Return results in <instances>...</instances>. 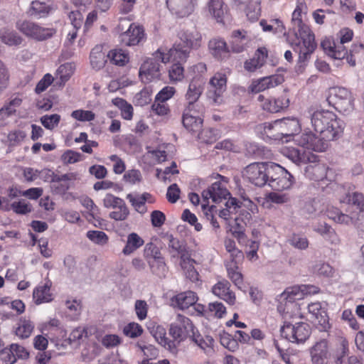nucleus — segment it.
Returning <instances> with one entry per match:
<instances>
[{"label":"nucleus","instance_id":"obj_46","mask_svg":"<svg viewBox=\"0 0 364 364\" xmlns=\"http://www.w3.org/2000/svg\"><path fill=\"white\" fill-rule=\"evenodd\" d=\"M195 260L191 259V255H188L187 259H184V261L180 259V265L183 269L186 277L192 282L198 279V273L193 266Z\"/></svg>","mask_w":364,"mask_h":364},{"label":"nucleus","instance_id":"obj_32","mask_svg":"<svg viewBox=\"0 0 364 364\" xmlns=\"http://www.w3.org/2000/svg\"><path fill=\"white\" fill-rule=\"evenodd\" d=\"M181 43L190 50L198 48L200 46L201 35L195 28H192L183 31L180 36Z\"/></svg>","mask_w":364,"mask_h":364},{"label":"nucleus","instance_id":"obj_50","mask_svg":"<svg viewBox=\"0 0 364 364\" xmlns=\"http://www.w3.org/2000/svg\"><path fill=\"white\" fill-rule=\"evenodd\" d=\"M226 269L228 277L231 281L240 288V285L242 283V274L237 270L238 266L235 262H226Z\"/></svg>","mask_w":364,"mask_h":364},{"label":"nucleus","instance_id":"obj_43","mask_svg":"<svg viewBox=\"0 0 364 364\" xmlns=\"http://www.w3.org/2000/svg\"><path fill=\"white\" fill-rule=\"evenodd\" d=\"M277 179L275 183H269V186L278 191L290 188L294 183V176L286 169Z\"/></svg>","mask_w":364,"mask_h":364},{"label":"nucleus","instance_id":"obj_59","mask_svg":"<svg viewBox=\"0 0 364 364\" xmlns=\"http://www.w3.org/2000/svg\"><path fill=\"white\" fill-rule=\"evenodd\" d=\"M347 201L350 203L360 209L359 212H353L354 213H362L364 215V196L358 192H354L352 194L348 195Z\"/></svg>","mask_w":364,"mask_h":364},{"label":"nucleus","instance_id":"obj_25","mask_svg":"<svg viewBox=\"0 0 364 364\" xmlns=\"http://www.w3.org/2000/svg\"><path fill=\"white\" fill-rule=\"evenodd\" d=\"M306 6L304 2L298 1L297 6L292 14L291 23L293 30V38L304 36V28L309 26L302 23L301 15L303 10L306 9Z\"/></svg>","mask_w":364,"mask_h":364},{"label":"nucleus","instance_id":"obj_17","mask_svg":"<svg viewBox=\"0 0 364 364\" xmlns=\"http://www.w3.org/2000/svg\"><path fill=\"white\" fill-rule=\"evenodd\" d=\"M258 101L262 102L261 106L264 110L271 113H277L287 108L289 100L287 95H282L278 98H265L262 95L257 97Z\"/></svg>","mask_w":364,"mask_h":364},{"label":"nucleus","instance_id":"obj_62","mask_svg":"<svg viewBox=\"0 0 364 364\" xmlns=\"http://www.w3.org/2000/svg\"><path fill=\"white\" fill-rule=\"evenodd\" d=\"M71 117L81 122H90L95 119V114L90 110L77 109L71 113Z\"/></svg>","mask_w":364,"mask_h":364},{"label":"nucleus","instance_id":"obj_14","mask_svg":"<svg viewBox=\"0 0 364 364\" xmlns=\"http://www.w3.org/2000/svg\"><path fill=\"white\" fill-rule=\"evenodd\" d=\"M319 291V288L314 285H301L294 286L289 288L281 295L290 303V306L296 308V304H294L296 300L303 299L305 295L314 294Z\"/></svg>","mask_w":364,"mask_h":364},{"label":"nucleus","instance_id":"obj_49","mask_svg":"<svg viewBox=\"0 0 364 364\" xmlns=\"http://www.w3.org/2000/svg\"><path fill=\"white\" fill-rule=\"evenodd\" d=\"M285 170L284 168L281 166L279 164L274 163H267V183H275L282 176V173Z\"/></svg>","mask_w":364,"mask_h":364},{"label":"nucleus","instance_id":"obj_60","mask_svg":"<svg viewBox=\"0 0 364 364\" xmlns=\"http://www.w3.org/2000/svg\"><path fill=\"white\" fill-rule=\"evenodd\" d=\"M60 120V116L58 114L44 115L41 118V122L48 129H53L58 126Z\"/></svg>","mask_w":364,"mask_h":364},{"label":"nucleus","instance_id":"obj_38","mask_svg":"<svg viewBox=\"0 0 364 364\" xmlns=\"http://www.w3.org/2000/svg\"><path fill=\"white\" fill-rule=\"evenodd\" d=\"M51 284L47 282L43 286L36 287L33 292V297L36 304L49 302L53 300V295L50 291Z\"/></svg>","mask_w":364,"mask_h":364},{"label":"nucleus","instance_id":"obj_27","mask_svg":"<svg viewBox=\"0 0 364 364\" xmlns=\"http://www.w3.org/2000/svg\"><path fill=\"white\" fill-rule=\"evenodd\" d=\"M208 48L211 55L218 60H224L229 55L230 50L226 42L221 38H213L209 41Z\"/></svg>","mask_w":364,"mask_h":364},{"label":"nucleus","instance_id":"obj_23","mask_svg":"<svg viewBox=\"0 0 364 364\" xmlns=\"http://www.w3.org/2000/svg\"><path fill=\"white\" fill-rule=\"evenodd\" d=\"M230 284L227 280L219 281L212 288V292L224 300L230 305H233L235 303L236 297L235 293L230 289Z\"/></svg>","mask_w":364,"mask_h":364},{"label":"nucleus","instance_id":"obj_31","mask_svg":"<svg viewBox=\"0 0 364 364\" xmlns=\"http://www.w3.org/2000/svg\"><path fill=\"white\" fill-rule=\"evenodd\" d=\"M288 157L297 165L306 163H314L318 160V156L309 151L293 149L289 151Z\"/></svg>","mask_w":364,"mask_h":364},{"label":"nucleus","instance_id":"obj_18","mask_svg":"<svg viewBox=\"0 0 364 364\" xmlns=\"http://www.w3.org/2000/svg\"><path fill=\"white\" fill-rule=\"evenodd\" d=\"M309 313L313 318L312 322L318 326L320 331H326L330 328L328 316L322 309L321 303L314 302L308 305Z\"/></svg>","mask_w":364,"mask_h":364},{"label":"nucleus","instance_id":"obj_56","mask_svg":"<svg viewBox=\"0 0 364 364\" xmlns=\"http://www.w3.org/2000/svg\"><path fill=\"white\" fill-rule=\"evenodd\" d=\"M87 238L99 245H105L108 242V237L105 232L99 230H90L87 232Z\"/></svg>","mask_w":364,"mask_h":364},{"label":"nucleus","instance_id":"obj_21","mask_svg":"<svg viewBox=\"0 0 364 364\" xmlns=\"http://www.w3.org/2000/svg\"><path fill=\"white\" fill-rule=\"evenodd\" d=\"M343 44L341 43V41L336 43L333 39L326 38L321 42V46L328 56L341 60L345 58L348 53Z\"/></svg>","mask_w":364,"mask_h":364},{"label":"nucleus","instance_id":"obj_53","mask_svg":"<svg viewBox=\"0 0 364 364\" xmlns=\"http://www.w3.org/2000/svg\"><path fill=\"white\" fill-rule=\"evenodd\" d=\"M191 340L204 350L208 348H211L214 343V339L211 336H206L204 338L200 333H198L197 330L195 333H192V338Z\"/></svg>","mask_w":364,"mask_h":364},{"label":"nucleus","instance_id":"obj_51","mask_svg":"<svg viewBox=\"0 0 364 364\" xmlns=\"http://www.w3.org/2000/svg\"><path fill=\"white\" fill-rule=\"evenodd\" d=\"M107 58H109L110 61L117 65L123 66L129 60L127 53H124L121 49L112 50L107 54Z\"/></svg>","mask_w":364,"mask_h":364},{"label":"nucleus","instance_id":"obj_52","mask_svg":"<svg viewBox=\"0 0 364 364\" xmlns=\"http://www.w3.org/2000/svg\"><path fill=\"white\" fill-rule=\"evenodd\" d=\"M34 324L28 320L21 319L20 325L16 330V335L21 338H27L31 334Z\"/></svg>","mask_w":364,"mask_h":364},{"label":"nucleus","instance_id":"obj_34","mask_svg":"<svg viewBox=\"0 0 364 364\" xmlns=\"http://www.w3.org/2000/svg\"><path fill=\"white\" fill-rule=\"evenodd\" d=\"M325 210V205L322 200L314 198L306 202L303 209V215L308 218H314L318 216Z\"/></svg>","mask_w":364,"mask_h":364},{"label":"nucleus","instance_id":"obj_29","mask_svg":"<svg viewBox=\"0 0 364 364\" xmlns=\"http://www.w3.org/2000/svg\"><path fill=\"white\" fill-rule=\"evenodd\" d=\"M197 296L193 291L180 293L171 299V305L181 310L186 309L196 304Z\"/></svg>","mask_w":364,"mask_h":364},{"label":"nucleus","instance_id":"obj_37","mask_svg":"<svg viewBox=\"0 0 364 364\" xmlns=\"http://www.w3.org/2000/svg\"><path fill=\"white\" fill-rule=\"evenodd\" d=\"M147 263L151 273L159 278H164L168 273V267L162 256L151 257L148 259Z\"/></svg>","mask_w":364,"mask_h":364},{"label":"nucleus","instance_id":"obj_12","mask_svg":"<svg viewBox=\"0 0 364 364\" xmlns=\"http://www.w3.org/2000/svg\"><path fill=\"white\" fill-rule=\"evenodd\" d=\"M296 141L298 144L307 149H312L315 151H325L328 147V140L316 136L311 132L303 133L297 137Z\"/></svg>","mask_w":364,"mask_h":364},{"label":"nucleus","instance_id":"obj_24","mask_svg":"<svg viewBox=\"0 0 364 364\" xmlns=\"http://www.w3.org/2000/svg\"><path fill=\"white\" fill-rule=\"evenodd\" d=\"M311 360L314 364H326V360L331 356L328 344L326 339L316 342L311 349Z\"/></svg>","mask_w":364,"mask_h":364},{"label":"nucleus","instance_id":"obj_13","mask_svg":"<svg viewBox=\"0 0 364 364\" xmlns=\"http://www.w3.org/2000/svg\"><path fill=\"white\" fill-rule=\"evenodd\" d=\"M227 77L225 74L217 73L210 80V89L208 92V97L215 103L222 102V97L226 90Z\"/></svg>","mask_w":364,"mask_h":364},{"label":"nucleus","instance_id":"obj_40","mask_svg":"<svg viewBox=\"0 0 364 364\" xmlns=\"http://www.w3.org/2000/svg\"><path fill=\"white\" fill-rule=\"evenodd\" d=\"M246 31L237 30L232 33V41L230 42L232 51L241 53L245 50V45L248 42Z\"/></svg>","mask_w":364,"mask_h":364},{"label":"nucleus","instance_id":"obj_19","mask_svg":"<svg viewBox=\"0 0 364 364\" xmlns=\"http://www.w3.org/2000/svg\"><path fill=\"white\" fill-rule=\"evenodd\" d=\"M230 195V192L221 183L215 182L203 191L202 198L203 202L209 203L208 200L211 198L213 202L220 203L223 199L226 200Z\"/></svg>","mask_w":364,"mask_h":364},{"label":"nucleus","instance_id":"obj_36","mask_svg":"<svg viewBox=\"0 0 364 364\" xmlns=\"http://www.w3.org/2000/svg\"><path fill=\"white\" fill-rule=\"evenodd\" d=\"M22 101V98L18 95H13L0 109V121H4L16 114V109L21 105Z\"/></svg>","mask_w":364,"mask_h":364},{"label":"nucleus","instance_id":"obj_64","mask_svg":"<svg viewBox=\"0 0 364 364\" xmlns=\"http://www.w3.org/2000/svg\"><path fill=\"white\" fill-rule=\"evenodd\" d=\"M183 68L181 63H176L169 70V77L173 81H180L183 78Z\"/></svg>","mask_w":364,"mask_h":364},{"label":"nucleus","instance_id":"obj_63","mask_svg":"<svg viewBox=\"0 0 364 364\" xmlns=\"http://www.w3.org/2000/svg\"><path fill=\"white\" fill-rule=\"evenodd\" d=\"M123 332L127 336L136 338L142 333L143 329L139 324L130 323L124 328Z\"/></svg>","mask_w":364,"mask_h":364},{"label":"nucleus","instance_id":"obj_42","mask_svg":"<svg viewBox=\"0 0 364 364\" xmlns=\"http://www.w3.org/2000/svg\"><path fill=\"white\" fill-rule=\"evenodd\" d=\"M348 354V342L343 337L338 339V346L333 352L332 358L336 364H346L345 357Z\"/></svg>","mask_w":364,"mask_h":364},{"label":"nucleus","instance_id":"obj_11","mask_svg":"<svg viewBox=\"0 0 364 364\" xmlns=\"http://www.w3.org/2000/svg\"><path fill=\"white\" fill-rule=\"evenodd\" d=\"M103 205L106 208L119 209V211H112L109 218L115 220H124L129 215V210L123 199L111 193L105 195Z\"/></svg>","mask_w":364,"mask_h":364},{"label":"nucleus","instance_id":"obj_3","mask_svg":"<svg viewBox=\"0 0 364 364\" xmlns=\"http://www.w3.org/2000/svg\"><path fill=\"white\" fill-rule=\"evenodd\" d=\"M300 125L296 118H283L264 124L265 134L274 139L280 140L284 136H291L299 132Z\"/></svg>","mask_w":364,"mask_h":364},{"label":"nucleus","instance_id":"obj_57","mask_svg":"<svg viewBox=\"0 0 364 364\" xmlns=\"http://www.w3.org/2000/svg\"><path fill=\"white\" fill-rule=\"evenodd\" d=\"M147 196H149L148 193H144L141 196H134L132 194L129 193L127 196V199L129 200L136 211L142 212Z\"/></svg>","mask_w":364,"mask_h":364},{"label":"nucleus","instance_id":"obj_16","mask_svg":"<svg viewBox=\"0 0 364 364\" xmlns=\"http://www.w3.org/2000/svg\"><path fill=\"white\" fill-rule=\"evenodd\" d=\"M197 107L186 106L182 116V123L184 127L194 133L199 132L203 124V119L196 114L198 112Z\"/></svg>","mask_w":364,"mask_h":364},{"label":"nucleus","instance_id":"obj_5","mask_svg":"<svg viewBox=\"0 0 364 364\" xmlns=\"http://www.w3.org/2000/svg\"><path fill=\"white\" fill-rule=\"evenodd\" d=\"M161 63H168V57L165 53L158 49L152 56L146 59L141 65L139 70V75L141 80L146 82H150L160 77Z\"/></svg>","mask_w":364,"mask_h":364},{"label":"nucleus","instance_id":"obj_22","mask_svg":"<svg viewBox=\"0 0 364 364\" xmlns=\"http://www.w3.org/2000/svg\"><path fill=\"white\" fill-rule=\"evenodd\" d=\"M167 239L168 250L171 257H176L179 256L180 259L184 261V259H187V256L191 255L185 241L180 240L172 235H167Z\"/></svg>","mask_w":364,"mask_h":364},{"label":"nucleus","instance_id":"obj_44","mask_svg":"<svg viewBox=\"0 0 364 364\" xmlns=\"http://www.w3.org/2000/svg\"><path fill=\"white\" fill-rule=\"evenodd\" d=\"M144 245L143 239L136 233L132 232L127 236V243L122 250V253L129 255Z\"/></svg>","mask_w":364,"mask_h":364},{"label":"nucleus","instance_id":"obj_26","mask_svg":"<svg viewBox=\"0 0 364 364\" xmlns=\"http://www.w3.org/2000/svg\"><path fill=\"white\" fill-rule=\"evenodd\" d=\"M305 175L310 180L323 181L327 178L328 168L324 164L309 163L305 168Z\"/></svg>","mask_w":364,"mask_h":364},{"label":"nucleus","instance_id":"obj_8","mask_svg":"<svg viewBox=\"0 0 364 364\" xmlns=\"http://www.w3.org/2000/svg\"><path fill=\"white\" fill-rule=\"evenodd\" d=\"M16 28L25 36L38 41L50 38L56 33L55 28H43L29 21H17Z\"/></svg>","mask_w":364,"mask_h":364},{"label":"nucleus","instance_id":"obj_61","mask_svg":"<svg viewBox=\"0 0 364 364\" xmlns=\"http://www.w3.org/2000/svg\"><path fill=\"white\" fill-rule=\"evenodd\" d=\"M73 74V66L70 63L61 65L57 70V77L60 80V83L64 84L68 80Z\"/></svg>","mask_w":364,"mask_h":364},{"label":"nucleus","instance_id":"obj_6","mask_svg":"<svg viewBox=\"0 0 364 364\" xmlns=\"http://www.w3.org/2000/svg\"><path fill=\"white\" fill-rule=\"evenodd\" d=\"M196 328L192 321L185 316L178 314L175 321L170 324L168 333L173 338L174 343H180L188 338H192Z\"/></svg>","mask_w":364,"mask_h":364},{"label":"nucleus","instance_id":"obj_58","mask_svg":"<svg viewBox=\"0 0 364 364\" xmlns=\"http://www.w3.org/2000/svg\"><path fill=\"white\" fill-rule=\"evenodd\" d=\"M313 272L320 276L329 277L333 276V269L329 264L319 262L314 266Z\"/></svg>","mask_w":364,"mask_h":364},{"label":"nucleus","instance_id":"obj_48","mask_svg":"<svg viewBox=\"0 0 364 364\" xmlns=\"http://www.w3.org/2000/svg\"><path fill=\"white\" fill-rule=\"evenodd\" d=\"M112 103L121 110L122 118L127 120H130L132 118L133 107L131 104L128 103L124 99L119 97L113 99Z\"/></svg>","mask_w":364,"mask_h":364},{"label":"nucleus","instance_id":"obj_7","mask_svg":"<svg viewBox=\"0 0 364 364\" xmlns=\"http://www.w3.org/2000/svg\"><path fill=\"white\" fill-rule=\"evenodd\" d=\"M327 217L334 222L346 225H353L360 231L364 230V215L360 213H351L350 215L342 213L335 207H325Z\"/></svg>","mask_w":364,"mask_h":364},{"label":"nucleus","instance_id":"obj_15","mask_svg":"<svg viewBox=\"0 0 364 364\" xmlns=\"http://www.w3.org/2000/svg\"><path fill=\"white\" fill-rule=\"evenodd\" d=\"M198 0H166L168 9L180 18L188 16L198 6Z\"/></svg>","mask_w":364,"mask_h":364},{"label":"nucleus","instance_id":"obj_54","mask_svg":"<svg viewBox=\"0 0 364 364\" xmlns=\"http://www.w3.org/2000/svg\"><path fill=\"white\" fill-rule=\"evenodd\" d=\"M247 4L246 15L247 18L252 21L257 20L260 16L259 2L257 0H250Z\"/></svg>","mask_w":364,"mask_h":364},{"label":"nucleus","instance_id":"obj_28","mask_svg":"<svg viewBox=\"0 0 364 364\" xmlns=\"http://www.w3.org/2000/svg\"><path fill=\"white\" fill-rule=\"evenodd\" d=\"M284 78L281 75H271L260 79L257 83L250 86L252 92H259L282 84Z\"/></svg>","mask_w":364,"mask_h":364},{"label":"nucleus","instance_id":"obj_33","mask_svg":"<svg viewBox=\"0 0 364 364\" xmlns=\"http://www.w3.org/2000/svg\"><path fill=\"white\" fill-rule=\"evenodd\" d=\"M202 82L198 79L192 80L188 86V91L186 95V100L188 102V107H198L196 104L198 100L203 92Z\"/></svg>","mask_w":364,"mask_h":364},{"label":"nucleus","instance_id":"obj_47","mask_svg":"<svg viewBox=\"0 0 364 364\" xmlns=\"http://www.w3.org/2000/svg\"><path fill=\"white\" fill-rule=\"evenodd\" d=\"M50 9L46 2L36 0L31 2L28 13L31 16L44 17L48 14Z\"/></svg>","mask_w":364,"mask_h":364},{"label":"nucleus","instance_id":"obj_4","mask_svg":"<svg viewBox=\"0 0 364 364\" xmlns=\"http://www.w3.org/2000/svg\"><path fill=\"white\" fill-rule=\"evenodd\" d=\"M327 101L339 112L348 113L353 111L354 108L353 96L350 91L345 87L330 88Z\"/></svg>","mask_w":364,"mask_h":364},{"label":"nucleus","instance_id":"obj_45","mask_svg":"<svg viewBox=\"0 0 364 364\" xmlns=\"http://www.w3.org/2000/svg\"><path fill=\"white\" fill-rule=\"evenodd\" d=\"M0 38L4 43L9 46H18L23 41V38L17 33L7 28L0 30Z\"/></svg>","mask_w":364,"mask_h":364},{"label":"nucleus","instance_id":"obj_41","mask_svg":"<svg viewBox=\"0 0 364 364\" xmlns=\"http://www.w3.org/2000/svg\"><path fill=\"white\" fill-rule=\"evenodd\" d=\"M107 58V55L102 51V47L101 46H96L90 53V65L92 68L100 70L105 66Z\"/></svg>","mask_w":364,"mask_h":364},{"label":"nucleus","instance_id":"obj_55","mask_svg":"<svg viewBox=\"0 0 364 364\" xmlns=\"http://www.w3.org/2000/svg\"><path fill=\"white\" fill-rule=\"evenodd\" d=\"M288 242L294 248L303 250L309 247L308 239L298 234H293L289 239Z\"/></svg>","mask_w":364,"mask_h":364},{"label":"nucleus","instance_id":"obj_1","mask_svg":"<svg viewBox=\"0 0 364 364\" xmlns=\"http://www.w3.org/2000/svg\"><path fill=\"white\" fill-rule=\"evenodd\" d=\"M311 122L315 131L328 141L335 140L343 131L344 123L328 110H316L311 113Z\"/></svg>","mask_w":364,"mask_h":364},{"label":"nucleus","instance_id":"obj_39","mask_svg":"<svg viewBox=\"0 0 364 364\" xmlns=\"http://www.w3.org/2000/svg\"><path fill=\"white\" fill-rule=\"evenodd\" d=\"M208 11L218 22H223L228 12L227 6L223 2V0H210L208 2Z\"/></svg>","mask_w":364,"mask_h":364},{"label":"nucleus","instance_id":"obj_20","mask_svg":"<svg viewBox=\"0 0 364 364\" xmlns=\"http://www.w3.org/2000/svg\"><path fill=\"white\" fill-rule=\"evenodd\" d=\"M144 37V29L134 23L129 24V28L119 36L121 43L127 46L139 44Z\"/></svg>","mask_w":364,"mask_h":364},{"label":"nucleus","instance_id":"obj_10","mask_svg":"<svg viewBox=\"0 0 364 364\" xmlns=\"http://www.w3.org/2000/svg\"><path fill=\"white\" fill-rule=\"evenodd\" d=\"M267 163L255 162L247 166L243 171V178L252 184L262 187L267 183Z\"/></svg>","mask_w":364,"mask_h":364},{"label":"nucleus","instance_id":"obj_2","mask_svg":"<svg viewBox=\"0 0 364 364\" xmlns=\"http://www.w3.org/2000/svg\"><path fill=\"white\" fill-rule=\"evenodd\" d=\"M304 36L293 38L289 33L287 37V40L294 51L299 54L298 63L296 67V70L299 73L304 71L306 62L309 60L316 48L314 33H311L309 28H304Z\"/></svg>","mask_w":364,"mask_h":364},{"label":"nucleus","instance_id":"obj_35","mask_svg":"<svg viewBox=\"0 0 364 364\" xmlns=\"http://www.w3.org/2000/svg\"><path fill=\"white\" fill-rule=\"evenodd\" d=\"M151 333L156 341L162 346L167 348L173 353H176L177 352V347L174 341L169 340L166 336V330L161 326H157L155 328H153L151 331Z\"/></svg>","mask_w":364,"mask_h":364},{"label":"nucleus","instance_id":"obj_30","mask_svg":"<svg viewBox=\"0 0 364 364\" xmlns=\"http://www.w3.org/2000/svg\"><path fill=\"white\" fill-rule=\"evenodd\" d=\"M191 50L183 43H178L169 49L165 56L168 57V62L171 60L176 63L185 62L189 56Z\"/></svg>","mask_w":364,"mask_h":364},{"label":"nucleus","instance_id":"obj_9","mask_svg":"<svg viewBox=\"0 0 364 364\" xmlns=\"http://www.w3.org/2000/svg\"><path fill=\"white\" fill-rule=\"evenodd\" d=\"M282 337L293 343H304L311 334L309 325L304 322H299L294 325L285 323L280 329Z\"/></svg>","mask_w":364,"mask_h":364}]
</instances>
